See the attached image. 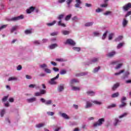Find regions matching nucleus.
<instances>
[{
    "label": "nucleus",
    "mask_w": 131,
    "mask_h": 131,
    "mask_svg": "<svg viewBox=\"0 0 131 131\" xmlns=\"http://www.w3.org/2000/svg\"><path fill=\"white\" fill-rule=\"evenodd\" d=\"M67 73V71H66V70H60V74H61V75H64V74H66Z\"/></svg>",
    "instance_id": "c9c22d12"
},
{
    "label": "nucleus",
    "mask_w": 131,
    "mask_h": 131,
    "mask_svg": "<svg viewBox=\"0 0 131 131\" xmlns=\"http://www.w3.org/2000/svg\"><path fill=\"white\" fill-rule=\"evenodd\" d=\"M14 80H17V78L15 77H10L8 79V81H12Z\"/></svg>",
    "instance_id": "4c0bfd02"
},
{
    "label": "nucleus",
    "mask_w": 131,
    "mask_h": 131,
    "mask_svg": "<svg viewBox=\"0 0 131 131\" xmlns=\"http://www.w3.org/2000/svg\"><path fill=\"white\" fill-rule=\"evenodd\" d=\"M72 16V14H69V15H67L65 18L66 21H68V20H70V18H71Z\"/></svg>",
    "instance_id": "a18cd8bd"
},
{
    "label": "nucleus",
    "mask_w": 131,
    "mask_h": 131,
    "mask_svg": "<svg viewBox=\"0 0 131 131\" xmlns=\"http://www.w3.org/2000/svg\"><path fill=\"white\" fill-rule=\"evenodd\" d=\"M58 45L57 44H52L51 45L49 46V49L50 50H54L55 48H57Z\"/></svg>",
    "instance_id": "5701e85b"
},
{
    "label": "nucleus",
    "mask_w": 131,
    "mask_h": 131,
    "mask_svg": "<svg viewBox=\"0 0 131 131\" xmlns=\"http://www.w3.org/2000/svg\"><path fill=\"white\" fill-rule=\"evenodd\" d=\"M33 42L34 45H40V41L39 40H35Z\"/></svg>",
    "instance_id": "13d9d810"
},
{
    "label": "nucleus",
    "mask_w": 131,
    "mask_h": 131,
    "mask_svg": "<svg viewBox=\"0 0 131 131\" xmlns=\"http://www.w3.org/2000/svg\"><path fill=\"white\" fill-rule=\"evenodd\" d=\"M79 82V80L77 79H73L72 80H71L70 83L71 84H73L74 83H77Z\"/></svg>",
    "instance_id": "f3484780"
},
{
    "label": "nucleus",
    "mask_w": 131,
    "mask_h": 131,
    "mask_svg": "<svg viewBox=\"0 0 131 131\" xmlns=\"http://www.w3.org/2000/svg\"><path fill=\"white\" fill-rule=\"evenodd\" d=\"M27 101L28 102V103H33V102L36 101V98L33 97V98H29L27 99Z\"/></svg>",
    "instance_id": "2eb2a0df"
},
{
    "label": "nucleus",
    "mask_w": 131,
    "mask_h": 131,
    "mask_svg": "<svg viewBox=\"0 0 131 131\" xmlns=\"http://www.w3.org/2000/svg\"><path fill=\"white\" fill-rule=\"evenodd\" d=\"M18 28V26H14L12 27L11 29V33H13Z\"/></svg>",
    "instance_id": "a878e982"
},
{
    "label": "nucleus",
    "mask_w": 131,
    "mask_h": 131,
    "mask_svg": "<svg viewBox=\"0 0 131 131\" xmlns=\"http://www.w3.org/2000/svg\"><path fill=\"white\" fill-rule=\"evenodd\" d=\"M107 34H108V31H106L103 34L102 39L104 40L106 37H107Z\"/></svg>",
    "instance_id": "cd10ccee"
},
{
    "label": "nucleus",
    "mask_w": 131,
    "mask_h": 131,
    "mask_svg": "<svg viewBox=\"0 0 131 131\" xmlns=\"http://www.w3.org/2000/svg\"><path fill=\"white\" fill-rule=\"evenodd\" d=\"M58 32H55L52 33L51 34V35L52 36H55L56 35H58Z\"/></svg>",
    "instance_id": "e2e57ef3"
},
{
    "label": "nucleus",
    "mask_w": 131,
    "mask_h": 131,
    "mask_svg": "<svg viewBox=\"0 0 131 131\" xmlns=\"http://www.w3.org/2000/svg\"><path fill=\"white\" fill-rule=\"evenodd\" d=\"M52 101L51 100H46V102H45V105H51L52 104Z\"/></svg>",
    "instance_id": "09e8293b"
},
{
    "label": "nucleus",
    "mask_w": 131,
    "mask_h": 131,
    "mask_svg": "<svg viewBox=\"0 0 131 131\" xmlns=\"http://www.w3.org/2000/svg\"><path fill=\"white\" fill-rule=\"evenodd\" d=\"M128 75H129V72L128 71H126L124 73V76L123 77V79H125V78H126Z\"/></svg>",
    "instance_id": "2f4dec72"
},
{
    "label": "nucleus",
    "mask_w": 131,
    "mask_h": 131,
    "mask_svg": "<svg viewBox=\"0 0 131 131\" xmlns=\"http://www.w3.org/2000/svg\"><path fill=\"white\" fill-rule=\"evenodd\" d=\"M63 17H64V14H61L59 15V16L58 17V19L60 20L58 23V25L59 26H62V27H66V25L62 23L61 19H62V18H63Z\"/></svg>",
    "instance_id": "20e7f679"
},
{
    "label": "nucleus",
    "mask_w": 131,
    "mask_h": 131,
    "mask_svg": "<svg viewBox=\"0 0 131 131\" xmlns=\"http://www.w3.org/2000/svg\"><path fill=\"white\" fill-rule=\"evenodd\" d=\"M123 46V43H120L117 46V49H121V48H122V46Z\"/></svg>",
    "instance_id": "bf43d9fd"
},
{
    "label": "nucleus",
    "mask_w": 131,
    "mask_h": 131,
    "mask_svg": "<svg viewBox=\"0 0 131 131\" xmlns=\"http://www.w3.org/2000/svg\"><path fill=\"white\" fill-rule=\"evenodd\" d=\"M73 50L76 52H80L81 49L79 47H73Z\"/></svg>",
    "instance_id": "37998d69"
},
{
    "label": "nucleus",
    "mask_w": 131,
    "mask_h": 131,
    "mask_svg": "<svg viewBox=\"0 0 131 131\" xmlns=\"http://www.w3.org/2000/svg\"><path fill=\"white\" fill-rule=\"evenodd\" d=\"M61 33H62L63 35H68V34H69V33H70V32H69V31L63 30L61 31Z\"/></svg>",
    "instance_id": "473e14b6"
},
{
    "label": "nucleus",
    "mask_w": 131,
    "mask_h": 131,
    "mask_svg": "<svg viewBox=\"0 0 131 131\" xmlns=\"http://www.w3.org/2000/svg\"><path fill=\"white\" fill-rule=\"evenodd\" d=\"M100 68H101L100 67L95 68L93 70V73H97V72H98L100 70Z\"/></svg>",
    "instance_id": "f704fd0d"
},
{
    "label": "nucleus",
    "mask_w": 131,
    "mask_h": 131,
    "mask_svg": "<svg viewBox=\"0 0 131 131\" xmlns=\"http://www.w3.org/2000/svg\"><path fill=\"white\" fill-rule=\"evenodd\" d=\"M126 97H123L121 99V104L119 105V108H124L126 107Z\"/></svg>",
    "instance_id": "7ed1b4c3"
},
{
    "label": "nucleus",
    "mask_w": 131,
    "mask_h": 131,
    "mask_svg": "<svg viewBox=\"0 0 131 131\" xmlns=\"http://www.w3.org/2000/svg\"><path fill=\"white\" fill-rule=\"evenodd\" d=\"M80 5H81V1L76 0V4L75 5V7L76 8H79L80 9H81V7H80Z\"/></svg>",
    "instance_id": "f8f14e48"
},
{
    "label": "nucleus",
    "mask_w": 131,
    "mask_h": 131,
    "mask_svg": "<svg viewBox=\"0 0 131 131\" xmlns=\"http://www.w3.org/2000/svg\"><path fill=\"white\" fill-rule=\"evenodd\" d=\"M127 23H128V20L124 18L122 21L123 27H126V25H127Z\"/></svg>",
    "instance_id": "aec40b11"
},
{
    "label": "nucleus",
    "mask_w": 131,
    "mask_h": 131,
    "mask_svg": "<svg viewBox=\"0 0 131 131\" xmlns=\"http://www.w3.org/2000/svg\"><path fill=\"white\" fill-rule=\"evenodd\" d=\"M5 123L8 125H10L11 124V118L9 117H6L5 118Z\"/></svg>",
    "instance_id": "4468645a"
},
{
    "label": "nucleus",
    "mask_w": 131,
    "mask_h": 131,
    "mask_svg": "<svg viewBox=\"0 0 131 131\" xmlns=\"http://www.w3.org/2000/svg\"><path fill=\"white\" fill-rule=\"evenodd\" d=\"M33 11H34V8L33 7H31L29 9L27 10V13L28 14H30V13L33 12Z\"/></svg>",
    "instance_id": "412c9836"
},
{
    "label": "nucleus",
    "mask_w": 131,
    "mask_h": 131,
    "mask_svg": "<svg viewBox=\"0 0 131 131\" xmlns=\"http://www.w3.org/2000/svg\"><path fill=\"white\" fill-rule=\"evenodd\" d=\"M47 114H48L49 116H53L54 115L55 113L53 112H47Z\"/></svg>",
    "instance_id": "de8ad7c7"
},
{
    "label": "nucleus",
    "mask_w": 131,
    "mask_h": 131,
    "mask_svg": "<svg viewBox=\"0 0 131 131\" xmlns=\"http://www.w3.org/2000/svg\"><path fill=\"white\" fill-rule=\"evenodd\" d=\"M8 27V25H4L0 27V31H2L3 29H6L7 27Z\"/></svg>",
    "instance_id": "58836bf2"
},
{
    "label": "nucleus",
    "mask_w": 131,
    "mask_h": 131,
    "mask_svg": "<svg viewBox=\"0 0 131 131\" xmlns=\"http://www.w3.org/2000/svg\"><path fill=\"white\" fill-rule=\"evenodd\" d=\"M93 35L94 36H100V35H101V33L98 31H96L93 33Z\"/></svg>",
    "instance_id": "79ce46f5"
},
{
    "label": "nucleus",
    "mask_w": 131,
    "mask_h": 131,
    "mask_svg": "<svg viewBox=\"0 0 131 131\" xmlns=\"http://www.w3.org/2000/svg\"><path fill=\"white\" fill-rule=\"evenodd\" d=\"M120 122H121V120H119L118 118H115L113 124L115 126H117V125H119Z\"/></svg>",
    "instance_id": "9b49d317"
},
{
    "label": "nucleus",
    "mask_w": 131,
    "mask_h": 131,
    "mask_svg": "<svg viewBox=\"0 0 131 131\" xmlns=\"http://www.w3.org/2000/svg\"><path fill=\"white\" fill-rule=\"evenodd\" d=\"M130 8H131V3H128L123 7V9L124 11H128V10H129Z\"/></svg>",
    "instance_id": "1a4fd4ad"
},
{
    "label": "nucleus",
    "mask_w": 131,
    "mask_h": 131,
    "mask_svg": "<svg viewBox=\"0 0 131 131\" xmlns=\"http://www.w3.org/2000/svg\"><path fill=\"white\" fill-rule=\"evenodd\" d=\"M98 61H99V58H94L90 61V64H93V63H96V62H98Z\"/></svg>",
    "instance_id": "b1692460"
},
{
    "label": "nucleus",
    "mask_w": 131,
    "mask_h": 131,
    "mask_svg": "<svg viewBox=\"0 0 131 131\" xmlns=\"http://www.w3.org/2000/svg\"><path fill=\"white\" fill-rule=\"evenodd\" d=\"M72 91H80V87L74 86L72 85Z\"/></svg>",
    "instance_id": "4be33fe9"
},
{
    "label": "nucleus",
    "mask_w": 131,
    "mask_h": 131,
    "mask_svg": "<svg viewBox=\"0 0 131 131\" xmlns=\"http://www.w3.org/2000/svg\"><path fill=\"white\" fill-rule=\"evenodd\" d=\"M6 114V109H2L0 111V116L1 117H4V115Z\"/></svg>",
    "instance_id": "6ab92c4d"
},
{
    "label": "nucleus",
    "mask_w": 131,
    "mask_h": 131,
    "mask_svg": "<svg viewBox=\"0 0 131 131\" xmlns=\"http://www.w3.org/2000/svg\"><path fill=\"white\" fill-rule=\"evenodd\" d=\"M70 125H77V122H72L70 123Z\"/></svg>",
    "instance_id": "680f3d73"
},
{
    "label": "nucleus",
    "mask_w": 131,
    "mask_h": 131,
    "mask_svg": "<svg viewBox=\"0 0 131 131\" xmlns=\"http://www.w3.org/2000/svg\"><path fill=\"white\" fill-rule=\"evenodd\" d=\"M76 44L75 41L72 39H68L66 42V45H70V46H75Z\"/></svg>",
    "instance_id": "6e6552de"
},
{
    "label": "nucleus",
    "mask_w": 131,
    "mask_h": 131,
    "mask_svg": "<svg viewBox=\"0 0 131 131\" xmlns=\"http://www.w3.org/2000/svg\"><path fill=\"white\" fill-rule=\"evenodd\" d=\"M111 13V11H106L105 13H104V15H105V16H108V15H110Z\"/></svg>",
    "instance_id": "69168bd1"
},
{
    "label": "nucleus",
    "mask_w": 131,
    "mask_h": 131,
    "mask_svg": "<svg viewBox=\"0 0 131 131\" xmlns=\"http://www.w3.org/2000/svg\"><path fill=\"white\" fill-rule=\"evenodd\" d=\"M44 71L45 72H46V73H48V74L52 73V70L48 68L44 69Z\"/></svg>",
    "instance_id": "e433bc0d"
},
{
    "label": "nucleus",
    "mask_w": 131,
    "mask_h": 131,
    "mask_svg": "<svg viewBox=\"0 0 131 131\" xmlns=\"http://www.w3.org/2000/svg\"><path fill=\"white\" fill-rule=\"evenodd\" d=\"M46 93H47V91L45 90H40V93L41 94V95H45V94H46Z\"/></svg>",
    "instance_id": "5fc2aeb1"
},
{
    "label": "nucleus",
    "mask_w": 131,
    "mask_h": 131,
    "mask_svg": "<svg viewBox=\"0 0 131 131\" xmlns=\"http://www.w3.org/2000/svg\"><path fill=\"white\" fill-rule=\"evenodd\" d=\"M65 89V84L64 83H61L58 85L57 87V92L58 93H62L64 91Z\"/></svg>",
    "instance_id": "39448f33"
},
{
    "label": "nucleus",
    "mask_w": 131,
    "mask_h": 131,
    "mask_svg": "<svg viewBox=\"0 0 131 131\" xmlns=\"http://www.w3.org/2000/svg\"><path fill=\"white\" fill-rule=\"evenodd\" d=\"M8 98H9V96H5V97L2 99L3 102H6V101H7V100H8Z\"/></svg>",
    "instance_id": "052dcab7"
},
{
    "label": "nucleus",
    "mask_w": 131,
    "mask_h": 131,
    "mask_svg": "<svg viewBox=\"0 0 131 131\" xmlns=\"http://www.w3.org/2000/svg\"><path fill=\"white\" fill-rule=\"evenodd\" d=\"M94 24V22L93 21H90L86 23L85 24V26L86 27H90V26H93V25Z\"/></svg>",
    "instance_id": "393cba45"
},
{
    "label": "nucleus",
    "mask_w": 131,
    "mask_h": 131,
    "mask_svg": "<svg viewBox=\"0 0 131 131\" xmlns=\"http://www.w3.org/2000/svg\"><path fill=\"white\" fill-rule=\"evenodd\" d=\"M46 125V123H40L36 124L35 126L37 128H40L41 127H43Z\"/></svg>",
    "instance_id": "ddd939ff"
},
{
    "label": "nucleus",
    "mask_w": 131,
    "mask_h": 131,
    "mask_svg": "<svg viewBox=\"0 0 131 131\" xmlns=\"http://www.w3.org/2000/svg\"><path fill=\"white\" fill-rule=\"evenodd\" d=\"M26 78H27V79H32V77L31 76H29L28 75H26Z\"/></svg>",
    "instance_id": "774afa93"
},
{
    "label": "nucleus",
    "mask_w": 131,
    "mask_h": 131,
    "mask_svg": "<svg viewBox=\"0 0 131 131\" xmlns=\"http://www.w3.org/2000/svg\"><path fill=\"white\" fill-rule=\"evenodd\" d=\"M115 54H116L115 51H112V52L109 53L107 54V56H108V57H113V56H114V55H115Z\"/></svg>",
    "instance_id": "c756f323"
},
{
    "label": "nucleus",
    "mask_w": 131,
    "mask_h": 131,
    "mask_svg": "<svg viewBox=\"0 0 131 131\" xmlns=\"http://www.w3.org/2000/svg\"><path fill=\"white\" fill-rule=\"evenodd\" d=\"M25 33H26V34H30L31 33H32V30H27L25 31Z\"/></svg>",
    "instance_id": "8fccbe9b"
},
{
    "label": "nucleus",
    "mask_w": 131,
    "mask_h": 131,
    "mask_svg": "<svg viewBox=\"0 0 131 131\" xmlns=\"http://www.w3.org/2000/svg\"><path fill=\"white\" fill-rule=\"evenodd\" d=\"M114 35V33H112L109 34V35H108L109 40H111V39H112V38H113V36Z\"/></svg>",
    "instance_id": "49530a36"
},
{
    "label": "nucleus",
    "mask_w": 131,
    "mask_h": 131,
    "mask_svg": "<svg viewBox=\"0 0 131 131\" xmlns=\"http://www.w3.org/2000/svg\"><path fill=\"white\" fill-rule=\"evenodd\" d=\"M121 66H122V63H119L115 67V69H119L121 68Z\"/></svg>",
    "instance_id": "4d7b16f0"
},
{
    "label": "nucleus",
    "mask_w": 131,
    "mask_h": 131,
    "mask_svg": "<svg viewBox=\"0 0 131 131\" xmlns=\"http://www.w3.org/2000/svg\"><path fill=\"white\" fill-rule=\"evenodd\" d=\"M56 22L57 21L56 20H54L52 23L47 24V26H49V27L53 26L55 25V24H56Z\"/></svg>",
    "instance_id": "72a5a7b5"
},
{
    "label": "nucleus",
    "mask_w": 131,
    "mask_h": 131,
    "mask_svg": "<svg viewBox=\"0 0 131 131\" xmlns=\"http://www.w3.org/2000/svg\"><path fill=\"white\" fill-rule=\"evenodd\" d=\"M40 68L43 69V68H47V67H48V66L46 63H43L42 64L40 65Z\"/></svg>",
    "instance_id": "603ef678"
},
{
    "label": "nucleus",
    "mask_w": 131,
    "mask_h": 131,
    "mask_svg": "<svg viewBox=\"0 0 131 131\" xmlns=\"http://www.w3.org/2000/svg\"><path fill=\"white\" fill-rule=\"evenodd\" d=\"M118 86H119V83H117L116 84H115L113 86V87L112 88V90L113 91H115V90L118 88Z\"/></svg>",
    "instance_id": "7c9ffc66"
},
{
    "label": "nucleus",
    "mask_w": 131,
    "mask_h": 131,
    "mask_svg": "<svg viewBox=\"0 0 131 131\" xmlns=\"http://www.w3.org/2000/svg\"><path fill=\"white\" fill-rule=\"evenodd\" d=\"M117 64H118V61H113L110 63L111 65H117Z\"/></svg>",
    "instance_id": "3c124183"
},
{
    "label": "nucleus",
    "mask_w": 131,
    "mask_h": 131,
    "mask_svg": "<svg viewBox=\"0 0 131 131\" xmlns=\"http://www.w3.org/2000/svg\"><path fill=\"white\" fill-rule=\"evenodd\" d=\"M22 19H24V15H20V16L11 18L10 21H18L19 20H22Z\"/></svg>",
    "instance_id": "423d86ee"
},
{
    "label": "nucleus",
    "mask_w": 131,
    "mask_h": 131,
    "mask_svg": "<svg viewBox=\"0 0 131 131\" xmlns=\"http://www.w3.org/2000/svg\"><path fill=\"white\" fill-rule=\"evenodd\" d=\"M56 61L57 62H65L66 60L64 59V58H57Z\"/></svg>",
    "instance_id": "c03bdc74"
},
{
    "label": "nucleus",
    "mask_w": 131,
    "mask_h": 131,
    "mask_svg": "<svg viewBox=\"0 0 131 131\" xmlns=\"http://www.w3.org/2000/svg\"><path fill=\"white\" fill-rule=\"evenodd\" d=\"M123 38V37L122 36H119L117 38H116L115 41H120Z\"/></svg>",
    "instance_id": "ea45409f"
},
{
    "label": "nucleus",
    "mask_w": 131,
    "mask_h": 131,
    "mask_svg": "<svg viewBox=\"0 0 131 131\" xmlns=\"http://www.w3.org/2000/svg\"><path fill=\"white\" fill-rule=\"evenodd\" d=\"M86 74H88V73H80L76 74V76L78 77L79 76H83Z\"/></svg>",
    "instance_id": "c85d7f7f"
},
{
    "label": "nucleus",
    "mask_w": 131,
    "mask_h": 131,
    "mask_svg": "<svg viewBox=\"0 0 131 131\" xmlns=\"http://www.w3.org/2000/svg\"><path fill=\"white\" fill-rule=\"evenodd\" d=\"M67 3L68 8H70V4L72 3V0H67Z\"/></svg>",
    "instance_id": "864d4df0"
},
{
    "label": "nucleus",
    "mask_w": 131,
    "mask_h": 131,
    "mask_svg": "<svg viewBox=\"0 0 131 131\" xmlns=\"http://www.w3.org/2000/svg\"><path fill=\"white\" fill-rule=\"evenodd\" d=\"M119 95L118 93H114L112 95V98H116L118 97Z\"/></svg>",
    "instance_id": "6e6d98bb"
},
{
    "label": "nucleus",
    "mask_w": 131,
    "mask_h": 131,
    "mask_svg": "<svg viewBox=\"0 0 131 131\" xmlns=\"http://www.w3.org/2000/svg\"><path fill=\"white\" fill-rule=\"evenodd\" d=\"M124 72V70H122L120 71L119 72L115 73V75L117 76V75H120L122 73H123Z\"/></svg>",
    "instance_id": "a19ab883"
},
{
    "label": "nucleus",
    "mask_w": 131,
    "mask_h": 131,
    "mask_svg": "<svg viewBox=\"0 0 131 131\" xmlns=\"http://www.w3.org/2000/svg\"><path fill=\"white\" fill-rule=\"evenodd\" d=\"M105 122V119L104 118H102L99 119L97 122H95L93 124V126L94 127H97V126H101L103 123Z\"/></svg>",
    "instance_id": "f03ea898"
},
{
    "label": "nucleus",
    "mask_w": 131,
    "mask_h": 131,
    "mask_svg": "<svg viewBox=\"0 0 131 131\" xmlns=\"http://www.w3.org/2000/svg\"><path fill=\"white\" fill-rule=\"evenodd\" d=\"M114 107H116V104H113L110 106H108V108H114Z\"/></svg>",
    "instance_id": "0e129e2a"
},
{
    "label": "nucleus",
    "mask_w": 131,
    "mask_h": 131,
    "mask_svg": "<svg viewBox=\"0 0 131 131\" xmlns=\"http://www.w3.org/2000/svg\"><path fill=\"white\" fill-rule=\"evenodd\" d=\"M93 103L94 104H96V105H101L102 104L101 101L97 100H88L86 101V105L84 106L85 109H89V108H91L92 106H93Z\"/></svg>",
    "instance_id": "f257e3e1"
},
{
    "label": "nucleus",
    "mask_w": 131,
    "mask_h": 131,
    "mask_svg": "<svg viewBox=\"0 0 131 131\" xmlns=\"http://www.w3.org/2000/svg\"><path fill=\"white\" fill-rule=\"evenodd\" d=\"M59 74H58L56 77L52 78L49 81V83L50 84H57V82H56V79H58L59 78Z\"/></svg>",
    "instance_id": "0eeeda50"
},
{
    "label": "nucleus",
    "mask_w": 131,
    "mask_h": 131,
    "mask_svg": "<svg viewBox=\"0 0 131 131\" xmlns=\"http://www.w3.org/2000/svg\"><path fill=\"white\" fill-rule=\"evenodd\" d=\"M17 70L20 71L22 69V66L21 65H19L16 68Z\"/></svg>",
    "instance_id": "338daca9"
},
{
    "label": "nucleus",
    "mask_w": 131,
    "mask_h": 131,
    "mask_svg": "<svg viewBox=\"0 0 131 131\" xmlns=\"http://www.w3.org/2000/svg\"><path fill=\"white\" fill-rule=\"evenodd\" d=\"M127 114H128L127 113H124L122 115L119 116V118L120 119L121 118H123V117H125L127 116Z\"/></svg>",
    "instance_id": "bb28decb"
},
{
    "label": "nucleus",
    "mask_w": 131,
    "mask_h": 131,
    "mask_svg": "<svg viewBox=\"0 0 131 131\" xmlns=\"http://www.w3.org/2000/svg\"><path fill=\"white\" fill-rule=\"evenodd\" d=\"M29 88L30 89H36V90H37V89H39V86L35 84H31L29 85Z\"/></svg>",
    "instance_id": "dca6fc26"
},
{
    "label": "nucleus",
    "mask_w": 131,
    "mask_h": 131,
    "mask_svg": "<svg viewBox=\"0 0 131 131\" xmlns=\"http://www.w3.org/2000/svg\"><path fill=\"white\" fill-rule=\"evenodd\" d=\"M86 94L89 96H95V95H96V93L91 90H89L87 91Z\"/></svg>",
    "instance_id": "a211bd4d"
},
{
    "label": "nucleus",
    "mask_w": 131,
    "mask_h": 131,
    "mask_svg": "<svg viewBox=\"0 0 131 131\" xmlns=\"http://www.w3.org/2000/svg\"><path fill=\"white\" fill-rule=\"evenodd\" d=\"M59 115L64 118V119H69V116L66 113H62V112H59L58 113Z\"/></svg>",
    "instance_id": "9d476101"
}]
</instances>
